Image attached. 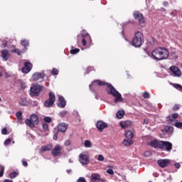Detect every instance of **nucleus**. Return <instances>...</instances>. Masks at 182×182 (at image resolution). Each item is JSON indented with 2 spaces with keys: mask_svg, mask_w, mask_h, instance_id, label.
Listing matches in <instances>:
<instances>
[{
  "mask_svg": "<svg viewBox=\"0 0 182 182\" xmlns=\"http://www.w3.org/2000/svg\"><path fill=\"white\" fill-rule=\"evenodd\" d=\"M25 123L26 126L32 129L35 127V126H38V124H39V117H38L36 114H33L31 115L29 119H26L25 120Z\"/></svg>",
  "mask_w": 182,
  "mask_h": 182,
  "instance_id": "nucleus-5",
  "label": "nucleus"
},
{
  "mask_svg": "<svg viewBox=\"0 0 182 182\" xmlns=\"http://www.w3.org/2000/svg\"><path fill=\"white\" fill-rule=\"evenodd\" d=\"M42 89H43V86L36 84L31 87L30 95L31 96H39V93L42 92Z\"/></svg>",
  "mask_w": 182,
  "mask_h": 182,
  "instance_id": "nucleus-9",
  "label": "nucleus"
},
{
  "mask_svg": "<svg viewBox=\"0 0 182 182\" xmlns=\"http://www.w3.org/2000/svg\"><path fill=\"white\" fill-rule=\"evenodd\" d=\"M5 171V168L2 167L1 171H0V177H4V173Z\"/></svg>",
  "mask_w": 182,
  "mask_h": 182,
  "instance_id": "nucleus-47",
  "label": "nucleus"
},
{
  "mask_svg": "<svg viewBox=\"0 0 182 182\" xmlns=\"http://www.w3.org/2000/svg\"><path fill=\"white\" fill-rule=\"evenodd\" d=\"M157 163L160 167L164 168V167H167L171 163V161L170 159H159Z\"/></svg>",
  "mask_w": 182,
  "mask_h": 182,
  "instance_id": "nucleus-14",
  "label": "nucleus"
},
{
  "mask_svg": "<svg viewBox=\"0 0 182 182\" xmlns=\"http://www.w3.org/2000/svg\"><path fill=\"white\" fill-rule=\"evenodd\" d=\"M91 180L94 182H106V180L100 178V174L99 173H92Z\"/></svg>",
  "mask_w": 182,
  "mask_h": 182,
  "instance_id": "nucleus-15",
  "label": "nucleus"
},
{
  "mask_svg": "<svg viewBox=\"0 0 182 182\" xmlns=\"http://www.w3.org/2000/svg\"><path fill=\"white\" fill-rule=\"evenodd\" d=\"M151 155V152L150 151H146L144 152V156H146V157H149V156Z\"/></svg>",
  "mask_w": 182,
  "mask_h": 182,
  "instance_id": "nucleus-48",
  "label": "nucleus"
},
{
  "mask_svg": "<svg viewBox=\"0 0 182 182\" xmlns=\"http://www.w3.org/2000/svg\"><path fill=\"white\" fill-rule=\"evenodd\" d=\"M22 165L24 166V167H28V162L25 160H23L22 161Z\"/></svg>",
  "mask_w": 182,
  "mask_h": 182,
  "instance_id": "nucleus-49",
  "label": "nucleus"
},
{
  "mask_svg": "<svg viewBox=\"0 0 182 182\" xmlns=\"http://www.w3.org/2000/svg\"><path fill=\"white\" fill-rule=\"evenodd\" d=\"M4 182H14V181L9 180V179H5V180L4 181Z\"/></svg>",
  "mask_w": 182,
  "mask_h": 182,
  "instance_id": "nucleus-56",
  "label": "nucleus"
},
{
  "mask_svg": "<svg viewBox=\"0 0 182 182\" xmlns=\"http://www.w3.org/2000/svg\"><path fill=\"white\" fill-rule=\"evenodd\" d=\"M21 45L24 47L23 52H26L28 50V46H29V41L26 39H23L21 41Z\"/></svg>",
  "mask_w": 182,
  "mask_h": 182,
  "instance_id": "nucleus-23",
  "label": "nucleus"
},
{
  "mask_svg": "<svg viewBox=\"0 0 182 182\" xmlns=\"http://www.w3.org/2000/svg\"><path fill=\"white\" fill-rule=\"evenodd\" d=\"M1 134H8V129L6 128H3L1 129Z\"/></svg>",
  "mask_w": 182,
  "mask_h": 182,
  "instance_id": "nucleus-45",
  "label": "nucleus"
},
{
  "mask_svg": "<svg viewBox=\"0 0 182 182\" xmlns=\"http://www.w3.org/2000/svg\"><path fill=\"white\" fill-rule=\"evenodd\" d=\"M123 116H124V112L123 110L118 111L116 114L117 119H123Z\"/></svg>",
  "mask_w": 182,
  "mask_h": 182,
  "instance_id": "nucleus-28",
  "label": "nucleus"
},
{
  "mask_svg": "<svg viewBox=\"0 0 182 182\" xmlns=\"http://www.w3.org/2000/svg\"><path fill=\"white\" fill-rule=\"evenodd\" d=\"M133 124V122L130 120H127L119 122V126L122 129H126V127H130Z\"/></svg>",
  "mask_w": 182,
  "mask_h": 182,
  "instance_id": "nucleus-20",
  "label": "nucleus"
},
{
  "mask_svg": "<svg viewBox=\"0 0 182 182\" xmlns=\"http://www.w3.org/2000/svg\"><path fill=\"white\" fill-rule=\"evenodd\" d=\"M16 116L18 120H22V112H16Z\"/></svg>",
  "mask_w": 182,
  "mask_h": 182,
  "instance_id": "nucleus-36",
  "label": "nucleus"
},
{
  "mask_svg": "<svg viewBox=\"0 0 182 182\" xmlns=\"http://www.w3.org/2000/svg\"><path fill=\"white\" fill-rule=\"evenodd\" d=\"M52 73L53 75H59V70H58L56 68H53L52 70Z\"/></svg>",
  "mask_w": 182,
  "mask_h": 182,
  "instance_id": "nucleus-42",
  "label": "nucleus"
},
{
  "mask_svg": "<svg viewBox=\"0 0 182 182\" xmlns=\"http://www.w3.org/2000/svg\"><path fill=\"white\" fill-rule=\"evenodd\" d=\"M62 146L57 144L51 151L52 156H53V157L60 156V154H62Z\"/></svg>",
  "mask_w": 182,
  "mask_h": 182,
  "instance_id": "nucleus-11",
  "label": "nucleus"
},
{
  "mask_svg": "<svg viewBox=\"0 0 182 182\" xmlns=\"http://www.w3.org/2000/svg\"><path fill=\"white\" fill-rule=\"evenodd\" d=\"M96 127L99 132H103V130L107 127V124L103 121H98L96 124Z\"/></svg>",
  "mask_w": 182,
  "mask_h": 182,
  "instance_id": "nucleus-16",
  "label": "nucleus"
},
{
  "mask_svg": "<svg viewBox=\"0 0 182 182\" xmlns=\"http://www.w3.org/2000/svg\"><path fill=\"white\" fill-rule=\"evenodd\" d=\"M133 16L135 21H138V25L141 26V28H144V26H146V18L143 14L139 11H134L133 13Z\"/></svg>",
  "mask_w": 182,
  "mask_h": 182,
  "instance_id": "nucleus-6",
  "label": "nucleus"
},
{
  "mask_svg": "<svg viewBox=\"0 0 182 182\" xmlns=\"http://www.w3.org/2000/svg\"><path fill=\"white\" fill-rule=\"evenodd\" d=\"M107 173L108 174H110L111 176H113L114 174V171L112 168H109L107 170Z\"/></svg>",
  "mask_w": 182,
  "mask_h": 182,
  "instance_id": "nucleus-41",
  "label": "nucleus"
},
{
  "mask_svg": "<svg viewBox=\"0 0 182 182\" xmlns=\"http://www.w3.org/2000/svg\"><path fill=\"white\" fill-rule=\"evenodd\" d=\"M149 146L154 147V149H160L161 150H165V151H171L173 150V144L167 141H159L157 139L151 140L149 144Z\"/></svg>",
  "mask_w": 182,
  "mask_h": 182,
  "instance_id": "nucleus-2",
  "label": "nucleus"
},
{
  "mask_svg": "<svg viewBox=\"0 0 182 182\" xmlns=\"http://www.w3.org/2000/svg\"><path fill=\"white\" fill-rule=\"evenodd\" d=\"M1 56L2 58V59H4V60H8V59H9V51H8V50L5 49V50H2L1 51Z\"/></svg>",
  "mask_w": 182,
  "mask_h": 182,
  "instance_id": "nucleus-22",
  "label": "nucleus"
},
{
  "mask_svg": "<svg viewBox=\"0 0 182 182\" xmlns=\"http://www.w3.org/2000/svg\"><path fill=\"white\" fill-rule=\"evenodd\" d=\"M79 161L82 166L89 164V156L87 154L81 153L79 155Z\"/></svg>",
  "mask_w": 182,
  "mask_h": 182,
  "instance_id": "nucleus-10",
  "label": "nucleus"
},
{
  "mask_svg": "<svg viewBox=\"0 0 182 182\" xmlns=\"http://www.w3.org/2000/svg\"><path fill=\"white\" fill-rule=\"evenodd\" d=\"M66 172L68 173V174H70V173H72V170L71 169H68L66 171Z\"/></svg>",
  "mask_w": 182,
  "mask_h": 182,
  "instance_id": "nucleus-57",
  "label": "nucleus"
},
{
  "mask_svg": "<svg viewBox=\"0 0 182 182\" xmlns=\"http://www.w3.org/2000/svg\"><path fill=\"white\" fill-rule=\"evenodd\" d=\"M169 70L173 73V76H177V77H180V76H181V70L176 65L171 66L169 68Z\"/></svg>",
  "mask_w": 182,
  "mask_h": 182,
  "instance_id": "nucleus-13",
  "label": "nucleus"
},
{
  "mask_svg": "<svg viewBox=\"0 0 182 182\" xmlns=\"http://www.w3.org/2000/svg\"><path fill=\"white\" fill-rule=\"evenodd\" d=\"M11 53H16L18 55V56H21V55H22V53H23V50L21 51V50H19L18 48H15V49L11 50Z\"/></svg>",
  "mask_w": 182,
  "mask_h": 182,
  "instance_id": "nucleus-29",
  "label": "nucleus"
},
{
  "mask_svg": "<svg viewBox=\"0 0 182 182\" xmlns=\"http://www.w3.org/2000/svg\"><path fill=\"white\" fill-rule=\"evenodd\" d=\"M58 132H61V133H65L68 130V124L65 122L58 124Z\"/></svg>",
  "mask_w": 182,
  "mask_h": 182,
  "instance_id": "nucleus-19",
  "label": "nucleus"
},
{
  "mask_svg": "<svg viewBox=\"0 0 182 182\" xmlns=\"http://www.w3.org/2000/svg\"><path fill=\"white\" fill-rule=\"evenodd\" d=\"M97 160L99 161H103L105 160V156H103V155L100 154L98 156Z\"/></svg>",
  "mask_w": 182,
  "mask_h": 182,
  "instance_id": "nucleus-44",
  "label": "nucleus"
},
{
  "mask_svg": "<svg viewBox=\"0 0 182 182\" xmlns=\"http://www.w3.org/2000/svg\"><path fill=\"white\" fill-rule=\"evenodd\" d=\"M21 88L26 89V84L25 83L21 84Z\"/></svg>",
  "mask_w": 182,
  "mask_h": 182,
  "instance_id": "nucleus-53",
  "label": "nucleus"
},
{
  "mask_svg": "<svg viewBox=\"0 0 182 182\" xmlns=\"http://www.w3.org/2000/svg\"><path fill=\"white\" fill-rule=\"evenodd\" d=\"M85 147H92V142L89 140H85L84 142Z\"/></svg>",
  "mask_w": 182,
  "mask_h": 182,
  "instance_id": "nucleus-33",
  "label": "nucleus"
},
{
  "mask_svg": "<svg viewBox=\"0 0 182 182\" xmlns=\"http://www.w3.org/2000/svg\"><path fill=\"white\" fill-rule=\"evenodd\" d=\"M43 122L46 123H52V118L50 117H46L43 118Z\"/></svg>",
  "mask_w": 182,
  "mask_h": 182,
  "instance_id": "nucleus-34",
  "label": "nucleus"
},
{
  "mask_svg": "<svg viewBox=\"0 0 182 182\" xmlns=\"http://www.w3.org/2000/svg\"><path fill=\"white\" fill-rule=\"evenodd\" d=\"M19 105H21V106H28V100H26V98H21L19 101Z\"/></svg>",
  "mask_w": 182,
  "mask_h": 182,
  "instance_id": "nucleus-26",
  "label": "nucleus"
},
{
  "mask_svg": "<svg viewBox=\"0 0 182 182\" xmlns=\"http://www.w3.org/2000/svg\"><path fill=\"white\" fill-rule=\"evenodd\" d=\"M181 107V105H180L178 104H176L173 106L172 110H173V112H177V110H180Z\"/></svg>",
  "mask_w": 182,
  "mask_h": 182,
  "instance_id": "nucleus-31",
  "label": "nucleus"
},
{
  "mask_svg": "<svg viewBox=\"0 0 182 182\" xmlns=\"http://www.w3.org/2000/svg\"><path fill=\"white\" fill-rule=\"evenodd\" d=\"M33 68V65L31 64V62H25L23 68H21V72L23 73H29L32 68Z\"/></svg>",
  "mask_w": 182,
  "mask_h": 182,
  "instance_id": "nucleus-12",
  "label": "nucleus"
},
{
  "mask_svg": "<svg viewBox=\"0 0 182 182\" xmlns=\"http://www.w3.org/2000/svg\"><path fill=\"white\" fill-rule=\"evenodd\" d=\"M144 124H147L149 123V119H144Z\"/></svg>",
  "mask_w": 182,
  "mask_h": 182,
  "instance_id": "nucleus-55",
  "label": "nucleus"
},
{
  "mask_svg": "<svg viewBox=\"0 0 182 182\" xmlns=\"http://www.w3.org/2000/svg\"><path fill=\"white\" fill-rule=\"evenodd\" d=\"M134 136V134L133 132L130 130H127L125 134V137L127 139V140H132L133 137Z\"/></svg>",
  "mask_w": 182,
  "mask_h": 182,
  "instance_id": "nucleus-25",
  "label": "nucleus"
},
{
  "mask_svg": "<svg viewBox=\"0 0 182 182\" xmlns=\"http://www.w3.org/2000/svg\"><path fill=\"white\" fill-rule=\"evenodd\" d=\"M70 144H71L70 140L65 141V146H70Z\"/></svg>",
  "mask_w": 182,
  "mask_h": 182,
  "instance_id": "nucleus-50",
  "label": "nucleus"
},
{
  "mask_svg": "<svg viewBox=\"0 0 182 182\" xmlns=\"http://www.w3.org/2000/svg\"><path fill=\"white\" fill-rule=\"evenodd\" d=\"M18 173L16 171L12 172L9 174L10 178H15V177H18Z\"/></svg>",
  "mask_w": 182,
  "mask_h": 182,
  "instance_id": "nucleus-32",
  "label": "nucleus"
},
{
  "mask_svg": "<svg viewBox=\"0 0 182 182\" xmlns=\"http://www.w3.org/2000/svg\"><path fill=\"white\" fill-rule=\"evenodd\" d=\"M45 77V73H35L33 75V80L36 82V80H39V79H43Z\"/></svg>",
  "mask_w": 182,
  "mask_h": 182,
  "instance_id": "nucleus-18",
  "label": "nucleus"
},
{
  "mask_svg": "<svg viewBox=\"0 0 182 182\" xmlns=\"http://www.w3.org/2000/svg\"><path fill=\"white\" fill-rule=\"evenodd\" d=\"M143 97L144 99H149L150 98V94H149V92H145L143 93Z\"/></svg>",
  "mask_w": 182,
  "mask_h": 182,
  "instance_id": "nucleus-39",
  "label": "nucleus"
},
{
  "mask_svg": "<svg viewBox=\"0 0 182 182\" xmlns=\"http://www.w3.org/2000/svg\"><path fill=\"white\" fill-rule=\"evenodd\" d=\"M177 117H178V113L171 114V115L166 117V122L171 123V122H174Z\"/></svg>",
  "mask_w": 182,
  "mask_h": 182,
  "instance_id": "nucleus-21",
  "label": "nucleus"
},
{
  "mask_svg": "<svg viewBox=\"0 0 182 182\" xmlns=\"http://www.w3.org/2000/svg\"><path fill=\"white\" fill-rule=\"evenodd\" d=\"M173 87L178 90H182V86L180 84H173Z\"/></svg>",
  "mask_w": 182,
  "mask_h": 182,
  "instance_id": "nucleus-37",
  "label": "nucleus"
},
{
  "mask_svg": "<svg viewBox=\"0 0 182 182\" xmlns=\"http://www.w3.org/2000/svg\"><path fill=\"white\" fill-rule=\"evenodd\" d=\"M164 6H168V3L167 1H164L163 3Z\"/></svg>",
  "mask_w": 182,
  "mask_h": 182,
  "instance_id": "nucleus-54",
  "label": "nucleus"
},
{
  "mask_svg": "<svg viewBox=\"0 0 182 182\" xmlns=\"http://www.w3.org/2000/svg\"><path fill=\"white\" fill-rule=\"evenodd\" d=\"M82 41L81 43L82 46H86V45H91L92 43V37L89 35V33L86 30H82L81 32Z\"/></svg>",
  "mask_w": 182,
  "mask_h": 182,
  "instance_id": "nucleus-7",
  "label": "nucleus"
},
{
  "mask_svg": "<svg viewBox=\"0 0 182 182\" xmlns=\"http://www.w3.org/2000/svg\"><path fill=\"white\" fill-rule=\"evenodd\" d=\"M165 130H166V132H173V127H170V126L166 127Z\"/></svg>",
  "mask_w": 182,
  "mask_h": 182,
  "instance_id": "nucleus-43",
  "label": "nucleus"
},
{
  "mask_svg": "<svg viewBox=\"0 0 182 182\" xmlns=\"http://www.w3.org/2000/svg\"><path fill=\"white\" fill-rule=\"evenodd\" d=\"M57 106L60 109H64V107H66V100H65V97H63V96L59 97Z\"/></svg>",
  "mask_w": 182,
  "mask_h": 182,
  "instance_id": "nucleus-17",
  "label": "nucleus"
},
{
  "mask_svg": "<svg viewBox=\"0 0 182 182\" xmlns=\"http://www.w3.org/2000/svg\"><path fill=\"white\" fill-rule=\"evenodd\" d=\"M122 144L124 146H132L133 144V140L132 139H124Z\"/></svg>",
  "mask_w": 182,
  "mask_h": 182,
  "instance_id": "nucleus-27",
  "label": "nucleus"
},
{
  "mask_svg": "<svg viewBox=\"0 0 182 182\" xmlns=\"http://www.w3.org/2000/svg\"><path fill=\"white\" fill-rule=\"evenodd\" d=\"M107 86L106 92L108 95H111V96H113L114 97V103H119V102H123V99L122 98V94L119 92L117 90H115L114 87L112 85V84L109 82H105L100 80H95L92 82L91 85H90V89L92 90V87H95V86Z\"/></svg>",
  "mask_w": 182,
  "mask_h": 182,
  "instance_id": "nucleus-1",
  "label": "nucleus"
},
{
  "mask_svg": "<svg viewBox=\"0 0 182 182\" xmlns=\"http://www.w3.org/2000/svg\"><path fill=\"white\" fill-rule=\"evenodd\" d=\"M1 76H2V73L0 72V77H1Z\"/></svg>",
  "mask_w": 182,
  "mask_h": 182,
  "instance_id": "nucleus-58",
  "label": "nucleus"
},
{
  "mask_svg": "<svg viewBox=\"0 0 182 182\" xmlns=\"http://www.w3.org/2000/svg\"><path fill=\"white\" fill-rule=\"evenodd\" d=\"M11 139L8 138L4 141V146H9V144H11Z\"/></svg>",
  "mask_w": 182,
  "mask_h": 182,
  "instance_id": "nucleus-40",
  "label": "nucleus"
},
{
  "mask_svg": "<svg viewBox=\"0 0 182 182\" xmlns=\"http://www.w3.org/2000/svg\"><path fill=\"white\" fill-rule=\"evenodd\" d=\"M144 43V36L141 32L136 31L132 39V45L135 48H140Z\"/></svg>",
  "mask_w": 182,
  "mask_h": 182,
  "instance_id": "nucleus-4",
  "label": "nucleus"
},
{
  "mask_svg": "<svg viewBox=\"0 0 182 182\" xmlns=\"http://www.w3.org/2000/svg\"><path fill=\"white\" fill-rule=\"evenodd\" d=\"M175 167H176V168H180V167H181V165H180V164H178V163H176Z\"/></svg>",
  "mask_w": 182,
  "mask_h": 182,
  "instance_id": "nucleus-52",
  "label": "nucleus"
},
{
  "mask_svg": "<svg viewBox=\"0 0 182 182\" xmlns=\"http://www.w3.org/2000/svg\"><path fill=\"white\" fill-rule=\"evenodd\" d=\"M42 127L45 132H48V130H49V125L46 123H43Z\"/></svg>",
  "mask_w": 182,
  "mask_h": 182,
  "instance_id": "nucleus-35",
  "label": "nucleus"
},
{
  "mask_svg": "<svg viewBox=\"0 0 182 182\" xmlns=\"http://www.w3.org/2000/svg\"><path fill=\"white\" fill-rule=\"evenodd\" d=\"M80 52V49L79 48L71 49L70 51L71 55H76V53H79Z\"/></svg>",
  "mask_w": 182,
  "mask_h": 182,
  "instance_id": "nucleus-30",
  "label": "nucleus"
},
{
  "mask_svg": "<svg viewBox=\"0 0 182 182\" xmlns=\"http://www.w3.org/2000/svg\"><path fill=\"white\" fill-rule=\"evenodd\" d=\"M170 52L164 47H158L151 52V56L155 60H164L168 58Z\"/></svg>",
  "mask_w": 182,
  "mask_h": 182,
  "instance_id": "nucleus-3",
  "label": "nucleus"
},
{
  "mask_svg": "<svg viewBox=\"0 0 182 182\" xmlns=\"http://www.w3.org/2000/svg\"><path fill=\"white\" fill-rule=\"evenodd\" d=\"M79 42H80V41H79V39L77 40V43H79Z\"/></svg>",
  "mask_w": 182,
  "mask_h": 182,
  "instance_id": "nucleus-59",
  "label": "nucleus"
},
{
  "mask_svg": "<svg viewBox=\"0 0 182 182\" xmlns=\"http://www.w3.org/2000/svg\"><path fill=\"white\" fill-rule=\"evenodd\" d=\"M66 114H68V111H63L59 113L60 117H65V116H66Z\"/></svg>",
  "mask_w": 182,
  "mask_h": 182,
  "instance_id": "nucleus-38",
  "label": "nucleus"
},
{
  "mask_svg": "<svg viewBox=\"0 0 182 182\" xmlns=\"http://www.w3.org/2000/svg\"><path fill=\"white\" fill-rule=\"evenodd\" d=\"M55 102H56V96L55 95V92H50L48 93V99L44 102V106L46 107H52V106L55 105Z\"/></svg>",
  "mask_w": 182,
  "mask_h": 182,
  "instance_id": "nucleus-8",
  "label": "nucleus"
},
{
  "mask_svg": "<svg viewBox=\"0 0 182 182\" xmlns=\"http://www.w3.org/2000/svg\"><path fill=\"white\" fill-rule=\"evenodd\" d=\"M175 126L178 128L180 129L182 127V122H176L175 123Z\"/></svg>",
  "mask_w": 182,
  "mask_h": 182,
  "instance_id": "nucleus-46",
  "label": "nucleus"
},
{
  "mask_svg": "<svg viewBox=\"0 0 182 182\" xmlns=\"http://www.w3.org/2000/svg\"><path fill=\"white\" fill-rule=\"evenodd\" d=\"M77 38H79V36H77Z\"/></svg>",
  "mask_w": 182,
  "mask_h": 182,
  "instance_id": "nucleus-61",
  "label": "nucleus"
},
{
  "mask_svg": "<svg viewBox=\"0 0 182 182\" xmlns=\"http://www.w3.org/2000/svg\"><path fill=\"white\" fill-rule=\"evenodd\" d=\"M53 140L56 141L58 140V133L55 134L53 137Z\"/></svg>",
  "mask_w": 182,
  "mask_h": 182,
  "instance_id": "nucleus-51",
  "label": "nucleus"
},
{
  "mask_svg": "<svg viewBox=\"0 0 182 182\" xmlns=\"http://www.w3.org/2000/svg\"><path fill=\"white\" fill-rule=\"evenodd\" d=\"M53 145H52V144H48L46 146H41V151L42 153L45 152V151H50V150L53 149Z\"/></svg>",
  "mask_w": 182,
  "mask_h": 182,
  "instance_id": "nucleus-24",
  "label": "nucleus"
},
{
  "mask_svg": "<svg viewBox=\"0 0 182 182\" xmlns=\"http://www.w3.org/2000/svg\"><path fill=\"white\" fill-rule=\"evenodd\" d=\"M1 99L0 98V102H1Z\"/></svg>",
  "mask_w": 182,
  "mask_h": 182,
  "instance_id": "nucleus-60",
  "label": "nucleus"
}]
</instances>
